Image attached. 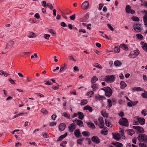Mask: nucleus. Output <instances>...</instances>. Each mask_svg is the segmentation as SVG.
Returning a JSON list of instances; mask_svg holds the SVG:
<instances>
[{
	"mask_svg": "<svg viewBox=\"0 0 147 147\" xmlns=\"http://www.w3.org/2000/svg\"><path fill=\"white\" fill-rule=\"evenodd\" d=\"M137 138L140 142H143L145 143H147V136L145 134H140Z\"/></svg>",
	"mask_w": 147,
	"mask_h": 147,
	"instance_id": "nucleus-1",
	"label": "nucleus"
},
{
	"mask_svg": "<svg viewBox=\"0 0 147 147\" xmlns=\"http://www.w3.org/2000/svg\"><path fill=\"white\" fill-rule=\"evenodd\" d=\"M118 122L120 125L125 126L127 127L129 125L127 119L125 118H121L119 120Z\"/></svg>",
	"mask_w": 147,
	"mask_h": 147,
	"instance_id": "nucleus-2",
	"label": "nucleus"
},
{
	"mask_svg": "<svg viewBox=\"0 0 147 147\" xmlns=\"http://www.w3.org/2000/svg\"><path fill=\"white\" fill-rule=\"evenodd\" d=\"M126 12L127 13H131L132 14L135 13V11L131 9V7L129 5H127L125 8Z\"/></svg>",
	"mask_w": 147,
	"mask_h": 147,
	"instance_id": "nucleus-3",
	"label": "nucleus"
},
{
	"mask_svg": "<svg viewBox=\"0 0 147 147\" xmlns=\"http://www.w3.org/2000/svg\"><path fill=\"white\" fill-rule=\"evenodd\" d=\"M134 29L137 32H139L141 31V26L140 24H135L133 26Z\"/></svg>",
	"mask_w": 147,
	"mask_h": 147,
	"instance_id": "nucleus-4",
	"label": "nucleus"
},
{
	"mask_svg": "<svg viewBox=\"0 0 147 147\" xmlns=\"http://www.w3.org/2000/svg\"><path fill=\"white\" fill-rule=\"evenodd\" d=\"M105 94L106 96L108 97L111 96L112 94V90L109 87H107V89L105 91Z\"/></svg>",
	"mask_w": 147,
	"mask_h": 147,
	"instance_id": "nucleus-5",
	"label": "nucleus"
},
{
	"mask_svg": "<svg viewBox=\"0 0 147 147\" xmlns=\"http://www.w3.org/2000/svg\"><path fill=\"white\" fill-rule=\"evenodd\" d=\"M89 3L88 2L86 1L82 4L81 7L84 10H86L88 8Z\"/></svg>",
	"mask_w": 147,
	"mask_h": 147,
	"instance_id": "nucleus-6",
	"label": "nucleus"
},
{
	"mask_svg": "<svg viewBox=\"0 0 147 147\" xmlns=\"http://www.w3.org/2000/svg\"><path fill=\"white\" fill-rule=\"evenodd\" d=\"M115 76L114 75H112L108 77L107 76V78L105 79V81L107 82L110 81L113 82L115 79Z\"/></svg>",
	"mask_w": 147,
	"mask_h": 147,
	"instance_id": "nucleus-7",
	"label": "nucleus"
},
{
	"mask_svg": "<svg viewBox=\"0 0 147 147\" xmlns=\"http://www.w3.org/2000/svg\"><path fill=\"white\" fill-rule=\"evenodd\" d=\"M76 125L74 123H72L69 125V126L68 127L69 131L71 132H73L74 130L76 128Z\"/></svg>",
	"mask_w": 147,
	"mask_h": 147,
	"instance_id": "nucleus-8",
	"label": "nucleus"
},
{
	"mask_svg": "<svg viewBox=\"0 0 147 147\" xmlns=\"http://www.w3.org/2000/svg\"><path fill=\"white\" fill-rule=\"evenodd\" d=\"M132 127L134 129L137 130L139 133H142L144 131V129L139 126H134Z\"/></svg>",
	"mask_w": 147,
	"mask_h": 147,
	"instance_id": "nucleus-9",
	"label": "nucleus"
},
{
	"mask_svg": "<svg viewBox=\"0 0 147 147\" xmlns=\"http://www.w3.org/2000/svg\"><path fill=\"white\" fill-rule=\"evenodd\" d=\"M92 141L98 144L100 142V140L99 138L96 136H93L91 138Z\"/></svg>",
	"mask_w": 147,
	"mask_h": 147,
	"instance_id": "nucleus-10",
	"label": "nucleus"
},
{
	"mask_svg": "<svg viewBox=\"0 0 147 147\" xmlns=\"http://www.w3.org/2000/svg\"><path fill=\"white\" fill-rule=\"evenodd\" d=\"M66 125L64 123H60L59 126V129L61 131H63L65 129Z\"/></svg>",
	"mask_w": 147,
	"mask_h": 147,
	"instance_id": "nucleus-11",
	"label": "nucleus"
},
{
	"mask_svg": "<svg viewBox=\"0 0 147 147\" xmlns=\"http://www.w3.org/2000/svg\"><path fill=\"white\" fill-rule=\"evenodd\" d=\"M139 51L138 50L131 51L130 54L131 55H134L135 57L137 56L139 54Z\"/></svg>",
	"mask_w": 147,
	"mask_h": 147,
	"instance_id": "nucleus-12",
	"label": "nucleus"
},
{
	"mask_svg": "<svg viewBox=\"0 0 147 147\" xmlns=\"http://www.w3.org/2000/svg\"><path fill=\"white\" fill-rule=\"evenodd\" d=\"M138 120L139 123L141 125H143L145 123V120L144 118L138 117Z\"/></svg>",
	"mask_w": 147,
	"mask_h": 147,
	"instance_id": "nucleus-13",
	"label": "nucleus"
},
{
	"mask_svg": "<svg viewBox=\"0 0 147 147\" xmlns=\"http://www.w3.org/2000/svg\"><path fill=\"white\" fill-rule=\"evenodd\" d=\"M74 134L75 136H76L77 138H78L82 136L81 135V133L79 130H76L74 132Z\"/></svg>",
	"mask_w": 147,
	"mask_h": 147,
	"instance_id": "nucleus-14",
	"label": "nucleus"
},
{
	"mask_svg": "<svg viewBox=\"0 0 147 147\" xmlns=\"http://www.w3.org/2000/svg\"><path fill=\"white\" fill-rule=\"evenodd\" d=\"M67 133L66 132L64 134L61 135L59 137L57 140V141H61L63 139L65 138L67 136Z\"/></svg>",
	"mask_w": 147,
	"mask_h": 147,
	"instance_id": "nucleus-15",
	"label": "nucleus"
},
{
	"mask_svg": "<svg viewBox=\"0 0 147 147\" xmlns=\"http://www.w3.org/2000/svg\"><path fill=\"white\" fill-rule=\"evenodd\" d=\"M76 125L81 127H84L83 122L81 120L79 119H78V120H77Z\"/></svg>",
	"mask_w": 147,
	"mask_h": 147,
	"instance_id": "nucleus-16",
	"label": "nucleus"
},
{
	"mask_svg": "<svg viewBox=\"0 0 147 147\" xmlns=\"http://www.w3.org/2000/svg\"><path fill=\"white\" fill-rule=\"evenodd\" d=\"M120 135L119 134H113V137L116 140L118 141L120 139Z\"/></svg>",
	"mask_w": 147,
	"mask_h": 147,
	"instance_id": "nucleus-17",
	"label": "nucleus"
},
{
	"mask_svg": "<svg viewBox=\"0 0 147 147\" xmlns=\"http://www.w3.org/2000/svg\"><path fill=\"white\" fill-rule=\"evenodd\" d=\"M87 125L89 126V127L91 128H92L93 129H94L95 128V127L93 123L89 122L87 123Z\"/></svg>",
	"mask_w": 147,
	"mask_h": 147,
	"instance_id": "nucleus-18",
	"label": "nucleus"
},
{
	"mask_svg": "<svg viewBox=\"0 0 147 147\" xmlns=\"http://www.w3.org/2000/svg\"><path fill=\"white\" fill-rule=\"evenodd\" d=\"M78 114L79 115L78 118L82 120L84 118V116L83 114L81 112H78Z\"/></svg>",
	"mask_w": 147,
	"mask_h": 147,
	"instance_id": "nucleus-19",
	"label": "nucleus"
},
{
	"mask_svg": "<svg viewBox=\"0 0 147 147\" xmlns=\"http://www.w3.org/2000/svg\"><path fill=\"white\" fill-rule=\"evenodd\" d=\"M84 110H88L90 112H92L93 111L92 108L88 105L85 106L84 108Z\"/></svg>",
	"mask_w": 147,
	"mask_h": 147,
	"instance_id": "nucleus-20",
	"label": "nucleus"
},
{
	"mask_svg": "<svg viewBox=\"0 0 147 147\" xmlns=\"http://www.w3.org/2000/svg\"><path fill=\"white\" fill-rule=\"evenodd\" d=\"M112 144L114 146H116L117 147H123V145L121 143L116 142H113Z\"/></svg>",
	"mask_w": 147,
	"mask_h": 147,
	"instance_id": "nucleus-21",
	"label": "nucleus"
},
{
	"mask_svg": "<svg viewBox=\"0 0 147 147\" xmlns=\"http://www.w3.org/2000/svg\"><path fill=\"white\" fill-rule=\"evenodd\" d=\"M98 80V78L95 76H93L91 79V82L92 84L94 83Z\"/></svg>",
	"mask_w": 147,
	"mask_h": 147,
	"instance_id": "nucleus-22",
	"label": "nucleus"
},
{
	"mask_svg": "<svg viewBox=\"0 0 147 147\" xmlns=\"http://www.w3.org/2000/svg\"><path fill=\"white\" fill-rule=\"evenodd\" d=\"M105 122L107 126L110 127H112V125L111 124V123L108 121L107 119H105Z\"/></svg>",
	"mask_w": 147,
	"mask_h": 147,
	"instance_id": "nucleus-23",
	"label": "nucleus"
},
{
	"mask_svg": "<svg viewBox=\"0 0 147 147\" xmlns=\"http://www.w3.org/2000/svg\"><path fill=\"white\" fill-rule=\"evenodd\" d=\"M121 88L122 89L124 88L127 85L123 81H121L120 83Z\"/></svg>",
	"mask_w": 147,
	"mask_h": 147,
	"instance_id": "nucleus-24",
	"label": "nucleus"
},
{
	"mask_svg": "<svg viewBox=\"0 0 147 147\" xmlns=\"http://www.w3.org/2000/svg\"><path fill=\"white\" fill-rule=\"evenodd\" d=\"M143 20L145 25L147 27V15H145L143 17Z\"/></svg>",
	"mask_w": 147,
	"mask_h": 147,
	"instance_id": "nucleus-25",
	"label": "nucleus"
},
{
	"mask_svg": "<svg viewBox=\"0 0 147 147\" xmlns=\"http://www.w3.org/2000/svg\"><path fill=\"white\" fill-rule=\"evenodd\" d=\"M135 133V131L132 129H129L127 130V134L129 135L132 136Z\"/></svg>",
	"mask_w": 147,
	"mask_h": 147,
	"instance_id": "nucleus-26",
	"label": "nucleus"
},
{
	"mask_svg": "<svg viewBox=\"0 0 147 147\" xmlns=\"http://www.w3.org/2000/svg\"><path fill=\"white\" fill-rule=\"evenodd\" d=\"M29 38H34L36 37L35 34L34 33L32 32H30L29 35L28 36Z\"/></svg>",
	"mask_w": 147,
	"mask_h": 147,
	"instance_id": "nucleus-27",
	"label": "nucleus"
},
{
	"mask_svg": "<svg viewBox=\"0 0 147 147\" xmlns=\"http://www.w3.org/2000/svg\"><path fill=\"white\" fill-rule=\"evenodd\" d=\"M132 89L134 90V91H143V90L141 89L140 87H134V88H132Z\"/></svg>",
	"mask_w": 147,
	"mask_h": 147,
	"instance_id": "nucleus-28",
	"label": "nucleus"
},
{
	"mask_svg": "<svg viewBox=\"0 0 147 147\" xmlns=\"http://www.w3.org/2000/svg\"><path fill=\"white\" fill-rule=\"evenodd\" d=\"M92 88L94 91L96 90L98 88V86L96 84L93 83L91 86Z\"/></svg>",
	"mask_w": 147,
	"mask_h": 147,
	"instance_id": "nucleus-29",
	"label": "nucleus"
},
{
	"mask_svg": "<svg viewBox=\"0 0 147 147\" xmlns=\"http://www.w3.org/2000/svg\"><path fill=\"white\" fill-rule=\"evenodd\" d=\"M82 134L85 136L89 137V133L86 131H84L82 133Z\"/></svg>",
	"mask_w": 147,
	"mask_h": 147,
	"instance_id": "nucleus-30",
	"label": "nucleus"
},
{
	"mask_svg": "<svg viewBox=\"0 0 147 147\" xmlns=\"http://www.w3.org/2000/svg\"><path fill=\"white\" fill-rule=\"evenodd\" d=\"M114 64L116 66H118L121 64V63L118 60H117L115 61Z\"/></svg>",
	"mask_w": 147,
	"mask_h": 147,
	"instance_id": "nucleus-31",
	"label": "nucleus"
},
{
	"mask_svg": "<svg viewBox=\"0 0 147 147\" xmlns=\"http://www.w3.org/2000/svg\"><path fill=\"white\" fill-rule=\"evenodd\" d=\"M120 47L124 50H125L128 49L127 45L124 44H121L120 45Z\"/></svg>",
	"mask_w": 147,
	"mask_h": 147,
	"instance_id": "nucleus-32",
	"label": "nucleus"
},
{
	"mask_svg": "<svg viewBox=\"0 0 147 147\" xmlns=\"http://www.w3.org/2000/svg\"><path fill=\"white\" fill-rule=\"evenodd\" d=\"M88 103V101L87 100L83 99L81 101V105H83L87 104Z\"/></svg>",
	"mask_w": 147,
	"mask_h": 147,
	"instance_id": "nucleus-33",
	"label": "nucleus"
},
{
	"mask_svg": "<svg viewBox=\"0 0 147 147\" xmlns=\"http://www.w3.org/2000/svg\"><path fill=\"white\" fill-rule=\"evenodd\" d=\"M132 20L134 21L138 22L139 21V19L137 17L134 16L131 18Z\"/></svg>",
	"mask_w": 147,
	"mask_h": 147,
	"instance_id": "nucleus-34",
	"label": "nucleus"
},
{
	"mask_svg": "<svg viewBox=\"0 0 147 147\" xmlns=\"http://www.w3.org/2000/svg\"><path fill=\"white\" fill-rule=\"evenodd\" d=\"M136 36L138 39H140V40H142V39L143 36L141 34H136Z\"/></svg>",
	"mask_w": 147,
	"mask_h": 147,
	"instance_id": "nucleus-35",
	"label": "nucleus"
},
{
	"mask_svg": "<svg viewBox=\"0 0 147 147\" xmlns=\"http://www.w3.org/2000/svg\"><path fill=\"white\" fill-rule=\"evenodd\" d=\"M66 66V65L65 63H64L61 66L59 72H61L63 70L65 67Z\"/></svg>",
	"mask_w": 147,
	"mask_h": 147,
	"instance_id": "nucleus-36",
	"label": "nucleus"
},
{
	"mask_svg": "<svg viewBox=\"0 0 147 147\" xmlns=\"http://www.w3.org/2000/svg\"><path fill=\"white\" fill-rule=\"evenodd\" d=\"M84 138H82L80 139H79L77 140V144L82 145V141L84 140Z\"/></svg>",
	"mask_w": 147,
	"mask_h": 147,
	"instance_id": "nucleus-37",
	"label": "nucleus"
},
{
	"mask_svg": "<svg viewBox=\"0 0 147 147\" xmlns=\"http://www.w3.org/2000/svg\"><path fill=\"white\" fill-rule=\"evenodd\" d=\"M120 49L119 48L117 47H115L114 49V52L115 53H119L120 52Z\"/></svg>",
	"mask_w": 147,
	"mask_h": 147,
	"instance_id": "nucleus-38",
	"label": "nucleus"
},
{
	"mask_svg": "<svg viewBox=\"0 0 147 147\" xmlns=\"http://www.w3.org/2000/svg\"><path fill=\"white\" fill-rule=\"evenodd\" d=\"M108 105L109 108H110L112 106V101L110 99L108 100Z\"/></svg>",
	"mask_w": 147,
	"mask_h": 147,
	"instance_id": "nucleus-39",
	"label": "nucleus"
},
{
	"mask_svg": "<svg viewBox=\"0 0 147 147\" xmlns=\"http://www.w3.org/2000/svg\"><path fill=\"white\" fill-rule=\"evenodd\" d=\"M62 115L66 117L67 119H70V116L65 112L63 113Z\"/></svg>",
	"mask_w": 147,
	"mask_h": 147,
	"instance_id": "nucleus-40",
	"label": "nucleus"
},
{
	"mask_svg": "<svg viewBox=\"0 0 147 147\" xmlns=\"http://www.w3.org/2000/svg\"><path fill=\"white\" fill-rule=\"evenodd\" d=\"M142 47L144 50H147V43H144V45H142Z\"/></svg>",
	"mask_w": 147,
	"mask_h": 147,
	"instance_id": "nucleus-41",
	"label": "nucleus"
},
{
	"mask_svg": "<svg viewBox=\"0 0 147 147\" xmlns=\"http://www.w3.org/2000/svg\"><path fill=\"white\" fill-rule=\"evenodd\" d=\"M0 71L1 72L2 75H4L5 77H7L9 75V74L5 72L3 70H1Z\"/></svg>",
	"mask_w": 147,
	"mask_h": 147,
	"instance_id": "nucleus-42",
	"label": "nucleus"
},
{
	"mask_svg": "<svg viewBox=\"0 0 147 147\" xmlns=\"http://www.w3.org/2000/svg\"><path fill=\"white\" fill-rule=\"evenodd\" d=\"M98 119L99 121V124L104 123L103 119L102 117H100L98 118Z\"/></svg>",
	"mask_w": 147,
	"mask_h": 147,
	"instance_id": "nucleus-43",
	"label": "nucleus"
},
{
	"mask_svg": "<svg viewBox=\"0 0 147 147\" xmlns=\"http://www.w3.org/2000/svg\"><path fill=\"white\" fill-rule=\"evenodd\" d=\"M100 133L102 134L106 135L107 134L108 131L107 130L105 131L104 130L102 129Z\"/></svg>",
	"mask_w": 147,
	"mask_h": 147,
	"instance_id": "nucleus-44",
	"label": "nucleus"
},
{
	"mask_svg": "<svg viewBox=\"0 0 147 147\" xmlns=\"http://www.w3.org/2000/svg\"><path fill=\"white\" fill-rule=\"evenodd\" d=\"M147 95V92L146 91H144V93L142 94V96L144 98H146Z\"/></svg>",
	"mask_w": 147,
	"mask_h": 147,
	"instance_id": "nucleus-45",
	"label": "nucleus"
},
{
	"mask_svg": "<svg viewBox=\"0 0 147 147\" xmlns=\"http://www.w3.org/2000/svg\"><path fill=\"white\" fill-rule=\"evenodd\" d=\"M141 113L144 116H146L147 114V111L145 109L143 110L142 111Z\"/></svg>",
	"mask_w": 147,
	"mask_h": 147,
	"instance_id": "nucleus-46",
	"label": "nucleus"
},
{
	"mask_svg": "<svg viewBox=\"0 0 147 147\" xmlns=\"http://www.w3.org/2000/svg\"><path fill=\"white\" fill-rule=\"evenodd\" d=\"M47 6L51 9H52L53 8L52 4L51 3H48L47 4Z\"/></svg>",
	"mask_w": 147,
	"mask_h": 147,
	"instance_id": "nucleus-47",
	"label": "nucleus"
},
{
	"mask_svg": "<svg viewBox=\"0 0 147 147\" xmlns=\"http://www.w3.org/2000/svg\"><path fill=\"white\" fill-rule=\"evenodd\" d=\"M67 143V142L66 141H64L62 142L60 144V145L62 147H65V145Z\"/></svg>",
	"mask_w": 147,
	"mask_h": 147,
	"instance_id": "nucleus-48",
	"label": "nucleus"
},
{
	"mask_svg": "<svg viewBox=\"0 0 147 147\" xmlns=\"http://www.w3.org/2000/svg\"><path fill=\"white\" fill-rule=\"evenodd\" d=\"M107 26L108 28L110 29L112 31H114V30L113 27L110 24H107Z\"/></svg>",
	"mask_w": 147,
	"mask_h": 147,
	"instance_id": "nucleus-49",
	"label": "nucleus"
},
{
	"mask_svg": "<svg viewBox=\"0 0 147 147\" xmlns=\"http://www.w3.org/2000/svg\"><path fill=\"white\" fill-rule=\"evenodd\" d=\"M99 127L100 128H106V127H104V123L99 124H98Z\"/></svg>",
	"mask_w": 147,
	"mask_h": 147,
	"instance_id": "nucleus-50",
	"label": "nucleus"
},
{
	"mask_svg": "<svg viewBox=\"0 0 147 147\" xmlns=\"http://www.w3.org/2000/svg\"><path fill=\"white\" fill-rule=\"evenodd\" d=\"M139 146L140 147H146V145L145 144L142 143H139Z\"/></svg>",
	"mask_w": 147,
	"mask_h": 147,
	"instance_id": "nucleus-51",
	"label": "nucleus"
},
{
	"mask_svg": "<svg viewBox=\"0 0 147 147\" xmlns=\"http://www.w3.org/2000/svg\"><path fill=\"white\" fill-rule=\"evenodd\" d=\"M104 97V96L99 95L98 96L95 97V99L98 100V99L103 98Z\"/></svg>",
	"mask_w": 147,
	"mask_h": 147,
	"instance_id": "nucleus-52",
	"label": "nucleus"
},
{
	"mask_svg": "<svg viewBox=\"0 0 147 147\" xmlns=\"http://www.w3.org/2000/svg\"><path fill=\"white\" fill-rule=\"evenodd\" d=\"M95 65H96V66H95V67H98L100 69H102L101 66L99 65V64L96 63L95 64Z\"/></svg>",
	"mask_w": 147,
	"mask_h": 147,
	"instance_id": "nucleus-53",
	"label": "nucleus"
},
{
	"mask_svg": "<svg viewBox=\"0 0 147 147\" xmlns=\"http://www.w3.org/2000/svg\"><path fill=\"white\" fill-rule=\"evenodd\" d=\"M50 36L49 34H44V38L46 39H49Z\"/></svg>",
	"mask_w": 147,
	"mask_h": 147,
	"instance_id": "nucleus-54",
	"label": "nucleus"
},
{
	"mask_svg": "<svg viewBox=\"0 0 147 147\" xmlns=\"http://www.w3.org/2000/svg\"><path fill=\"white\" fill-rule=\"evenodd\" d=\"M9 81L12 84H16V83L13 80H12L11 78H9L8 79Z\"/></svg>",
	"mask_w": 147,
	"mask_h": 147,
	"instance_id": "nucleus-55",
	"label": "nucleus"
},
{
	"mask_svg": "<svg viewBox=\"0 0 147 147\" xmlns=\"http://www.w3.org/2000/svg\"><path fill=\"white\" fill-rule=\"evenodd\" d=\"M76 17V16L75 14H73L71 16H70V18L71 20H74Z\"/></svg>",
	"mask_w": 147,
	"mask_h": 147,
	"instance_id": "nucleus-56",
	"label": "nucleus"
},
{
	"mask_svg": "<svg viewBox=\"0 0 147 147\" xmlns=\"http://www.w3.org/2000/svg\"><path fill=\"white\" fill-rule=\"evenodd\" d=\"M41 111L44 114H46L47 113V111L45 109H41Z\"/></svg>",
	"mask_w": 147,
	"mask_h": 147,
	"instance_id": "nucleus-57",
	"label": "nucleus"
},
{
	"mask_svg": "<svg viewBox=\"0 0 147 147\" xmlns=\"http://www.w3.org/2000/svg\"><path fill=\"white\" fill-rule=\"evenodd\" d=\"M41 4L44 7H46L47 6L46 2L45 1H43L41 2Z\"/></svg>",
	"mask_w": 147,
	"mask_h": 147,
	"instance_id": "nucleus-58",
	"label": "nucleus"
},
{
	"mask_svg": "<svg viewBox=\"0 0 147 147\" xmlns=\"http://www.w3.org/2000/svg\"><path fill=\"white\" fill-rule=\"evenodd\" d=\"M103 6V5L102 4L100 3L99 4L98 9L100 10H101L102 7Z\"/></svg>",
	"mask_w": 147,
	"mask_h": 147,
	"instance_id": "nucleus-59",
	"label": "nucleus"
},
{
	"mask_svg": "<svg viewBox=\"0 0 147 147\" xmlns=\"http://www.w3.org/2000/svg\"><path fill=\"white\" fill-rule=\"evenodd\" d=\"M43 136L45 138H48L49 137V135L47 133H45L43 134Z\"/></svg>",
	"mask_w": 147,
	"mask_h": 147,
	"instance_id": "nucleus-60",
	"label": "nucleus"
},
{
	"mask_svg": "<svg viewBox=\"0 0 147 147\" xmlns=\"http://www.w3.org/2000/svg\"><path fill=\"white\" fill-rule=\"evenodd\" d=\"M88 95L90 96V97H91L92 95H94V92L93 91H90L88 92Z\"/></svg>",
	"mask_w": 147,
	"mask_h": 147,
	"instance_id": "nucleus-61",
	"label": "nucleus"
},
{
	"mask_svg": "<svg viewBox=\"0 0 147 147\" xmlns=\"http://www.w3.org/2000/svg\"><path fill=\"white\" fill-rule=\"evenodd\" d=\"M130 102H131V103H132L133 106L136 105L138 102V101H134L133 102L131 101H130Z\"/></svg>",
	"mask_w": 147,
	"mask_h": 147,
	"instance_id": "nucleus-62",
	"label": "nucleus"
},
{
	"mask_svg": "<svg viewBox=\"0 0 147 147\" xmlns=\"http://www.w3.org/2000/svg\"><path fill=\"white\" fill-rule=\"evenodd\" d=\"M57 117V116L56 115L54 114L52 115L51 116V119L53 120H55V118Z\"/></svg>",
	"mask_w": 147,
	"mask_h": 147,
	"instance_id": "nucleus-63",
	"label": "nucleus"
},
{
	"mask_svg": "<svg viewBox=\"0 0 147 147\" xmlns=\"http://www.w3.org/2000/svg\"><path fill=\"white\" fill-rule=\"evenodd\" d=\"M69 59L71 60H73L74 61H76V60L74 59V57L71 56H69L68 57Z\"/></svg>",
	"mask_w": 147,
	"mask_h": 147,
	"instance_id": "nucleus-64",
	"label": "nucleus"
}]
</instances>
